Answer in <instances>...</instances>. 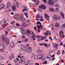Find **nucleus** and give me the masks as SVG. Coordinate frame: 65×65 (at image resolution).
Here are the masks:
<instances>
[{
    "instance_id": "58836bf2",
    "label": "nucleus",
    "mask_w": 65,
    "mask_h": 65,
    "mask_svg": "<svg viewBox=\"0 0 65 65\" xmlns=\"http://www.w3.org/2000/svg\"><path fill=\"white\" fill-rule=\"evenodd\" d=\"M44 17H48V15L46 13H45L44 14Z\"/></svg>"
},
{
    "instance_id": "0eeeda50",
    "label": "nucleus",
    "mask_w": 65,
    "mask_h": 65,
    "mask_svg": "<svg viewBox=\"0 0 65 65\" xmlns=\"http://www.w3.org/2000/svg\"><path fill=\"white\" fill-rule=\"evenodd\" d=\"M37 39L39 40H41V36L39 35H37Z\"/></svg>"
},
{
    "instance_id": "6e6d98bb",
    "label": "nucleus",
    "mask_w": 65,
    "mask_h": 65,
    "mask_svg": "<svg viewBox=\"0 0 65 65\" xmlns=\"http://www.w3.org/2000/svg\"><path fill=\"white\" fill-rule=\"evenodd\" d=\"M32 34V36H33L34 37V38H36V36H35V35H34V34Z\"/></svg>"
},
{
    "instance_id": "ea45409f",
    "label": "nucleus",
    "mask_w": 65,
    "mask_h": 65,
    "mask_svg": "<svg viewBox=\"0 0 65 65\" xmlns=\"http://www.w3.org/2000/svg\"><path fill=\"white\" fill-rule=\"evenodd\" d=\"M16 5L17 7H19V4L18 2L16 3Z\"/></svg>"
},
{
    "instance_id": "a18cd8bd",
    "label": "nucleus",
    "mask_w": 65,
    "mask_h": 65,
    "mask_svg": "<svg viewBox=\"0 0 65 65\" xmlns=\"http://www.w3.org/2000/svg\"><path fill=\"white\" fill-rule=\"evenodd\" d=\"M45 57H43L42 59V60H45Z\"/></svg>"
},
{
    "instance_id": "c85d7f7f",
    "label": "nucleus",
    "mask_w": 65,
    "mask_h": 65,
    "mask_svg": "<svg viewBox=\"0 0 65 65\" xmlns=\"http://www.w3.org/2000/svg\"><path fill=\"white\" fill-rule=\"evenodd\" d=\"M45 18L47 20H49L50 17H45Z\"/></svg>"
},
{
    "instance_id": "7c9ffc66",
    "label": "nucleus",
    "mask_w": 65,
    "mask_h": 65,
    "mask_svg": "<svg viewBox=\"0 0 65 65\" xmlns=\"http://www.w3.org/2000/svg\"><path fill=\"white\" fill-rule=\"evenodd\" d=\"M40 21H41L42 22H43V21H44V20H43V19L42 18V17H41Z\"/></svg>"
},
{
    "instance_id": "4c0bfd02",
    "label": "nucleus",
    "mask_w": 65,
    "mask_h": 65,
    "mask_svg": "<svg viewBox=\"0 0 65 65\" xmlns=\"http://www.w3.org/2000/svg\"><path fill=\"white\" fill-rule=\"evenodd\" d=\"M14 44H10V46L11 47H14V45H13Z\"/></svg>"
},
{
    "instance_id": "5fc2aeb1",
    "label": "nucleus",
    "mask_w": 65,
    "mask_h": 65,
    "mask_svg": "<svg viewBox=\"0 0 65 65\" xmlns=\"http://www.w3.org/2000/svg\"><path fill=\"white\" fill-rule=\"evenodd\" d=\"M56 7H59V4H57L56 5Z\"/></svg>"
},
{
    "instance_id": "72a5a7b5",
    "label": "nucleus",
    "mask_w": 65,
    "mask_h": 65,
    "mask_svg": "<svg viewBox=\"0 0 65 65\" xmlns=\"http://www.w3.org/2000/svg\"><path fill=\"white\" fill-rule=\"evenodd\" d=\"M60 14L61 17H64V14L62 13H60Z\"/></svg>"
},
{
    "instance_id": "774afa93",
    "label": "nucleus",
    "mask_w": 65,
    "mask_h": 65,
    "mask_svg": "<svg viewBox=\"0 0 65 65\" xmlns=\"http://www.w3.org/2000/svg\"><path fill=\"white\" fill-rule=\"evenodd\" d=\"M35 64L36 65H39V64L38 63H36Z\"/></svg>"
},
{
    "instance_id": "4468645a",
    "label": "nucleus",
    "mask_w": 65,
    "mask_h": 65,
    "mask_svg": "<svg viewBox=\"0 0 65 65\" xmlns=\"http://www.w3.org/2000/svg\"><path fill=\"white\" fill-rule=\"evenodd\" d=\"M60 25H59V23L58 22H56L55 24V27H58V28L59 27Z\"/></svg>"
},
{
    "instance_id": "5701e85b",
    "label": "nucleus",
    "mask_w": 65,
    "mask_h": 65,
    "mask_svg": "<svg viewBox=\"0 0 65 65\" xmlns=\"http://www.w3.org/2000/svg\"><path fill=\"white\" fill-rule=\"evenodd\" d=\"M21 16L20 14H16L14 15V17H20Z\"/></svg>"
},
{
    "instance_id": "f03ea898",
    "label": "nucleus",
    "mask_w": 65,
    "mask_h": 65,
    "mask_svg": "<svg viewBox=\"0 0 65 65\" xmlns=\"http://www.w3.org/2000/svg\"><path fill=\"white\" fill-rule=\"evenodd\" d=\"M48 3L49 5H53L54 4V2H53V0H48Z\"/></svg>"
},
{
    "instance_id": "f257e3e1",
    "label": "nucleus",
    "mask_w": 65,
    "mask_h": 65,
    "mask_svg": "<svg viewBox=\"0 0 65 65\" xmlns=\"http://www.w3.org/2000/svg\"><path fill=\"white\" fill-rule=\"evenodd\" d=\"M59 35L61 38H64L65 36L64 35V32H63V31H60V32Z\"/></svg>"
},
{
    "instance_id": "680f3d73",
    "label": "nucleus",
    "mask_w": 65,
    "mask_h": 65,
    "mask_svg": "<svg viewBox=\"0 0 65 65\" xmlns=\"http://www.w3.org/2000/svg\"><path fill=\"white\" fill-rule=\"evenodd\" d=\"M17 43H21V41H18Z\"/></svg>"
},
{
    "instance_id": "2eb2a0df",
    "label": "nucleus",
    "mask_w": 65,
    "mask_h": 65,
    "mask_svg": "<svg viewBox=\"0 0 65 65\" xmlns=\"http://www.w3.org/2000/svg\"><path fill=\"white\" fill-rule=\"evenodd\" d=\"M59 45V44H56L54 45H53V47L55 48H57Z\"/></svg>"
},
{
    "instance_id": "473e14b6",
    "label": "nucleus",
    "mask_w": 65,
    "mask_h": 65,
    "mask_svg": "<svg viewBox=\"0 0 65 65\" xmlns=\"http://www.w3.org/2000/svg\"><path fill=\"white\" fill-rule=\"evenodd\" d=\"M37 27L38 28V30L39 31V32H40V30H39V29H40V26H39L38 25H37Z\"/></svg>"
},
{
    "instance_id": "79ce46f5",
    "label": "nucleus",
    "mask_w": 65,
    "mask_h": 65,
    "mask_svg": "<svg viewBox=\"0 0 65 65\" xmlns=\"http://www.w3.org/2000/svg\"><path fill=\"white\" fill-rule=\"evenodd\" d=\"M37 25H38V24H40V25H41V23L39 21L37 23Z\"/></svg>"
},
{
    "instance_id": "dca6fc26",
    "label": "nucleus",
    "mask_w": 65,
    "mask_h": 65,
    "mask_svg": "<svg viewBox=\"0 0 65 65\" xmlns=\"http://www.w3.org/2000/svg\"><path fill=\"white\" fill-rule=\"evenodd\" d=\"M49 10L51 11H55V9L53 8H51L49 9Z\"/></svg>"
},
{
    "instance_id": "bb28decb",
    "label": "nucleus",
    "mask_w": 65,
    "mask_h": 65,
    "mask_svg": "<svg viewBox=\"0 0 65 65\" xmlns=\"http://www.w3.org/2000/svg\"><path fill=\"white\" fill-rule=\"evenodd\" d=\"M44 34L45 35V36H48V33H47V31H46V32L44 33Z\"/></svg>"
},
{
    "instance_id": "e433bc0d",
    "label": "nucleus",
    "mask_w": 65,
    "mask_h": 65,
    "mask_svg": "<svg viewBox=\"0 0 65 65\" xmlns=\"http://www.w3.org/2000/svg\"><path fill=\"white\" fill-rule=\"evenodd\" d=\"M16 25L17 27H20V26H21V25L20 24H19L18 23H16Z\"/></svg>"
},
{
    "instance_id": "603ef678",
    "label": "nucleus",
    "mask_w": 65,
    "mask_h": 65,
    "mask_svg": "<svg viewBox=\"0 0 65 65\" xmlns=\"http://www.w3.org/2000/svg\"><path fill=\"white\" fill-rule=\"evenodd\" d=\"M43 63H44V64H47V61H45Z\"/></svg>"
},
{
    "instance_id": "412c9836",
    "label": "nucleus",
    "mask_w": 65,
    "mask_h": 65,
    "mask_svg": "<svg viewBox=\"0 0 65 65\" xmlns=\"http://www.w3.org/2000/svg\"><path fill=\"white\" fill-rule=\"evenodd\" d=\"M22 26L23 27H26V23H23L22 24Z\"/></svg>"
},
{
    "instance_id": "c03bdc74",
    "label": "nucleus",
    "mask_w": 65,
    "mask_h": 65,
    "mask_svg": "<svg viewBox=\"0 0 65 65\" xmlns=\"http://www.w3.org/2000/svg\"><path fill=\"white\" fill-rule=\"evenodd\" d=\"M18 58H20V59H21V58H22V56L19 55L18 56Z\"/></svg>"
},
{
    "instance_id": "8fccbe9b",
    "label": "nucleus",
    "mask_w": 65,
    "mask_h": 65,
    "mask_svg": "<svg viewBox=\"0 0 65 65\" xmlns=\"http://www.w3.org/2000/svg\"><path fill=\"white\" fill-rule=\"evenodd\" d=\"M25 9L26 10V11H28V8H27V7H25Z\"/></svg>"
},
{
    "instance_id": "69168bd1",
    "label": "nucleus",
    "mask_w": 65,
    "mask_h": 65,
    "mask_svg": "<svg viewBox=\"0 0 65 65\" xmlns=\"http://www.w3.org/2000/svg\"><path fill=\"white\" fill-rule=\"evenodd\" d=\"M55 60V57H53V58L52 59V60Z\"/></svg>"
},
{
    "instance_id": "f704fd0d",
    "label": "nucleus",
    "mask_w": 65,
    "mask_h": 65,
    "mask_svg": "<svg viewBox=\"0 0 65 65\" xmlns=\"http://www.w3.org/2000/svg\"><path fill=\"white\" fill-rule=\"evenodd\" d=\"M46 39H45V37H44L42 38L41 37V39H42L43 40H44Z\"/></svg>"
},
{
    "instance_id": "cd10ccee",
    "label": "nucleus",
    "mask_w": 65,
    "mask_h": 65,
    "mask_svg": "<svg viewBox=\"0 0 65 65\" xmlns=\"http://www.w3.org/2000/svg\"><path fill=\"white\" fill-rule=\"evenodd\" d=\"M21 20L22 21H23L25 20V18L23 17H21Z\"/></svg>"
},
{
    "instance_id": "6ab92c4d",
    "label": "nucleus",
    "mask_w": 65,
    "mask_h": 65,
    "mask_svg": "<svg viewBox=\"0 0 65 65\" xmlns=\"http://www.w3.org/2000/svg\"><path fill=\"white\" fill-rule=\"evenodd\" d=\"M46 57L47 59H50V58L51 57V55H47Z\"/></svg>"
},
{
    "instance_id": "49530a36",
    "label": "nucleus",
    "mask_w": 65,
    "mask_h": 65,
    "mask_svg": "<svg viewBox=\"0 0 65 65\" xmlns=\"http://www.w3.org/2000/svg\"><path fill=\"white\" fill-rule=\"evenodd\" d=\"M24 40H25V42H27L28 41V39H26Z\"/></svg>"
},
{
    "instance_id": "bf43d9fd",
    "label": "nucleus",
    "mask_w": 65,
    "mask_h": 65,
    "mask_svg": "<svg viewBox=\"0 0 65 65\" xmlns=\"http://www.w3.org/2000/svg\"><path fill=\"white\" fill-rule=\"evenodd\" d=\"M60 44L59 45H63V43H62V42H60Z\"/></svg>"
},
{
    "instance_id": "37998d69",
    "label": "nucleus",
    "mask_w": 65,
    "mask_h": 65,
    "mask_svg": "<svg viewBox=\"0 0 65 65\" xmlns=\"http://www.w3.org/2000/svg\"><path fill=\"white\" fill-rule=\"evenodd\" d=\"M13 18H14V19H18V18H19V17H13Z\"/></svg>"
},
{
    "instance_id": "ddd939ff",
    "label": "nucleus",
    "mask_w": 65,
    "mask_h": 65,
    "mask_svg": "<svg viewBox=\"0 0 65 65\" xmlns=\"http://www.w3.org/2000/svg\"><path fill=\"white\" fill-rule=\"evenodd\" d=\"M11 5L10 3H7V8H8L9 7H10Z\"/></svg>"
},
{
    "instance_id": "b1692460",
    "label": "nucleus",
    "mask_w": 65,
    "mask_h": 65,
    "mask_svg": "<svg viewBox=\"0 0 65 65\" xmlns=\"http://www.w3.org/2000/svg\"><path fill=\"white\" fill-rule=\"evenodd\" d=\"M57 18H58L57 17H54V19L55 21H56L57 20Z\"/></svg>"
},
{
    "instance_id": "a878e982",
    "label": "nucleus",
    "mask_w": 65,
    "mask_h": 65,
    "mask_svg": "<svg viewBox=\"0 0 65 65\" xmlns=\"http://www.w3.org/2000/svg\"><path fill=\"white\" fill-rule=\"evenodd\" d=\"M25 46H24V45H22L21 46V48L22 50V48H24V47H25Z\"/></svg>"
},
{
    "instance_id": "393cba45",
    "label": "nucleus",
    "mask_w": 65,
    "mask_h": 65,
    "mask_svg": "<svg viewBox=\"0 0 65 65\" xmlns=\"http://www.w3.org/2000/svg\"><path fill=\"white\" fill-rule=\"evenodd\" d=\"M2 47H3L2 48L4 49V50L5 49V45L4 44H3V45Z\"/></svg>"
},
{
    "instance_id": "9d476101",
    "label": "nucleus",
    "mask_w": 65,
    "mask_h": 65,
    "mask_svg": "<svg viewBox=\"0 0 65 65\" xmlns=\"http://www.w3.org/2000/svg\"><path fill=\"white\" fill-rule=\"evenodd\" d=\"M12 9L13 10H15L16 9V7L14 5H13L12 7Z\"/></svg>"
},
{
    "instance_id": "e2e57ef3",
    "label": "nucleus",
    "mask_w": 65,
    "mask_h": 65,
    "mask_svg": "<svg viewBox=\"0 0 65 65\" xmlns=\"http://www.w3.org/2000/svg\"><path fill=\"white\" fill-rule=\"evenodd\" d=\"M62 26H63V27H64V28H65V23L63 24L62 25Z\"/></svg>"
},
{
    "instance_id": "c756f323",
    "label": "nucleus",
    "mask_w": 65,
    "mask_h": 65,
    "mask_svg": "<svg viewBox=\"0 0 65 65\" xmlns=\"http://www.w3.org/2000/svg\"><path fill=\"white\" fill-rule=\"evenodd\" d=\"M4 49H3V48L0 49V52H4Z\"/></svg>"
},
{
    "instance_id": "3c124183",
    "label": "nucleus",
    "mask_w": 65,
    "mask_h": 65,
    "mask_svg": "<svg viewBox=\"0 0 65 65\" xmlns=\"http://www.w3.org/2000/svg\"><path fill=\"white\" fill-rule=\"evenodd\" d=\"M38 52H41L42 51H41V50H40V49H38Z\"/></svg>"
},
{
    "instance_id": "4d7b16f0",
    "label": "nucleus",
    "mask_w": 65,
    "mask_h": 65,
    "mask_svg": "<svg viewBox=\"0 0 65 65\" xmlns=\"http://www.w3.org/2000/svg\"><path fill=\"white\" fill-rule=\"evenodd\" d=\"M22 38H26V36H24V35H23L22 36Z\"/></svg>"
},
{
    "instance_id": "39448f33",
    "label": "nucleus",
    "mask_w": 65,
    "mask_h": 65,
    "mask_svg": "<svg viewBox=\"0 0 65 65\" xmlns=\"http://www.w3.org/2000/svg\"><path fill=\"white\" fill-rule=\"evenodd\" d=\"M5 7V6L2 4L0 6V10H1L3 8H4Z\"/></svg>"
},
{
    "instance_id": "423d86ee",
    "label": "nucleus",
    "mask_w": 65,
    "mask_h": 65,
    "mask_svg": "<svg viewBox=\"0 0 65 65\" xmlns=\"http://www.w3.org/2000/svg\"><path fill=\"white\" fill-rule=\"evenodd\" d=\"M5 41L6 43V44H7V45L8 44H9V43H10L9 40H8V39H7L5 40Z\"/></svg>"
},
{
    "instance_id": "a19ab883",
    "label": "nucleus",
    "mask_w": 65,
    "mask_h": 65,
    "mask_svg": "<svg viewBox=\"0 0 65 65\" xmlns=\"http://www.w3.org/2000/svg\"><path fill=\"white\" fill-rule=\"evenodd\" d=\"M14 23H15V21H13L11 22L10 23V24H14Z\"/></svg>"
},
{
    "instance_id": "c9c22d12",
    "label": "nucleus",
    "mask_w": 65,
    "mask_h": 65,
    "mask_svg": "<svg viewBox=\"0 0 65 65\" xmlns=\"http://www.w3.org/2000/svg\"><path fill=\"white\" fill-rule=\"evenodd\" d=\"M47 33H48V35H51V33L50 31H47Z\"/></svg>"
},
{
    "instance_id": "0e129e2a",
    "label": "nucleus",
    "mask_w": 65,
    "mask_h": 65,
    "mask_svg": "<svg viewBox=\"0 0 65 65\" xmlns=\"http://www.w3.org/2000/svg\"><path fill=\"white\" fill-rule=\"evenodd\" d=\"M36 17H40V15H39V14H37L36 15Z\"/></svg>"
},
{
    "instance_id": "9b49d317",
    "label": "nucleus",
    "mask_w": 65,
    "mask_h": 65,
    "mask_svg": "<svg viewBox=\"0 0 65 65\" xmlns=\"http://www.w3.org/2000/svg\"><path fill=\"white\" fill-rule=\"evenodd\" d=\"M39 45L42 46H45L46 47H47V45L46 43H41L39 44Z\"/></svg>"
},
{
    "instance_id": "20e7f679",
    "label": "nucleus",
    "mask_w": 65,
    "mask_h": 65,
    "mask_svg": "<svg viewBox=\"0 0 65 65\" xmlns=\"http://www.w3.org/2000/svg\"><path fill=\"white\" fill-rule=\"evenodd\" d=\"M32 51V48L30 47H29L27 49V52L29 53H31Z\"/></svg>"
},
{
    "instance_id": "4be33fe9",
    "label": "nucleus",
    "mask_w": 65,
    "mask_h": 65,
    "mask_svg": "<svg viewBox=\"0 0 65 65\" xmlns=\"http://www.w3.org/2000/svg\"><path fill=\"white\" fill-rule=\"evenodd\" d=\"M5 36H2V40L4 41V40L5 39Z\"/></svg>"
},
{
    "instance_id": "338daca9",
    "label": "nucleus",
    "mask_w": 65,
    "mask_h": 65,
    "mask_svg": "<svg viewBox=\"0 0 65 65\" xmlns=\"http://www.w3.org/2000/svg\"><path fill=\"white\" fill-rule=\"evenodd\" d=\"M22 42H25V40H22Z\"/></svg>"
},
{
    "instance_id": "f3484780",
    "label": "nucleus",
    "mask_w": 65,
    "mask_h": 65,
    "mask_svg": "<svg viewBox=\"0 0 65 65\" xmlns=\"http://www.w3.org/2000/svg\"><path fill=\"white\" fill-rule=\"evenodd\" d=\"M24 56H22V57L20 58V60H21L23 62L24 61H25V58H23Z\"/></svg>"
},
{
    "instance_id": "aec40b11",
    "label": "nucleus",
    "mask_w": 65,
    "mask_h": 65,
    "mask_svg": "<svg viewBox=\"0 0 65 65\" xmlns=\"http://www.w3.org/2000/svg\"><path fill=\"white\" fill-rule=\"evenodd\" d=\"M22 33L23 34L25 35L26 34V31L24 29H22Z\"/></svg>"
},
{
    "instance_id": "a211bd4d",
    "label": "nucleus",
    "mask_w": 65,
    "mask_h": 65,
    "mask_svg": "<svg viewBox=\"0 0 65 65\" xmlns=\"http://www.w3.org/2000/svg\"><path fill=\"white\" fill-rule=\"evenodd\" d=\"M22 50H23L24 51H26L27 52V48L26 47H24V48H22Z\"/></svg>"
},
{
    "instance_id": "864d4df0",
    "label": "nucleus",
    "mask_w": 65,
    "mask_h": 65,
    "mask_svg": "<svg viewBox=\"0 0 65 65\" xmlns=\"http://www.w3.org/2000/svg\"><path fill=\"white\" fill-rule=\"evenodd\" d=\"M23 62V61H22L21 59H20V60L19 61V62L20 63H22Z\"/></svg>"
},
{
    "instance_id": "2f4dec72",
    "label": "nucleus",
    "mask_w": 65,
    "mask_h": 65,
    "mask_svg": "<svg viewBox=\"0 0 65 65\" xmlns=\"http://www.w3.org/2000/svg\"><path fill=\"white\" fill-rule=\"evenodd\" d=\"M39 1H38L36 2V3H35V4L36 5H38V4H39Z\"/></svg>"
},
{
    "instance_id": "09e8293b",
    "label": "nucleus",
    "mask_w": 65,
    "mask_h": 65,
    "mask_svg": "<svg viewBox=\"0 0 65 65\" xmlns=\"http://www.w3.org/2000/svg\"><path fill=\"white\" fill-rule=\"evenodd\" d=\"M44 2L46 3L47 2V1H46V0H43Z\"/></svg>"
},
{
    "instance_id": "f8f14e48",
    "label": "nucleus",
    "mask_w": 65,
    "mask_h": 65,
    "mask_svg": "<svg viewBox=\"0 0 65 65\" xmlns=\"http://www.w3.org/2000/svg\"><path fill=\"white\" fill-rule=\"evenodd\" d=\"M37 58L38 59L41 60L42 58V56L41 55H38L37 56Z\"/></svg>"
},
{
    "instance_id": "13d9d810",
    "label": "nucleus",
    "mask_w": 65,
    "mask_h": 65,
    "mask_svg": "<svg viewBox=\"0 0 65 65\" xmlns=\"http://www.w3.org/2000/svg\"><path fill=\"white\" fill-rule=\"evenodd\" d=\"M55 9L56 10L57 12H59V10H58V8H55Z\"/></svg>"
},
{
    "instance_id": "de8ad7c7",
    "label": "nucleus",
    "mask_w": 65,
    "mask_h": 65,
    "mask_svg": "<svg viewBox=\"0 0 65 65\" xmlns=\"http://www.w3.org/2000/svg\"><path fill=\"white\" fill-rule=\"evenodd\" d=\"M35 56V54H32V57H34Z\"/></svg>"
},
{
    "instance_id": "7ed1b4c3",
    "label": "nucleus",
    "mask_w": 65,
    "mask_h": 65,
    "mask_svg": "<svg viewBox=\"0 0 65 65\" xmlns=\"http://www.w3.org/2000/svg\"><path fill=\"white\" fill-rule=\"evenodd\" d=\"M39 8H42L43 9H46V7L42 5L39 6Z\"/></svg>"
},
{
    "instance_id": "052dcab7",
    "label": "nucleus",
    "mask_w": 65,
    "mask_h": 65,
    "mask_svg": "<svg viewBox=\"0 0 65 65\" xmlns=\"http://www.w3.org/2000/svg\"><path fill=\"white\" fill-rule=\"evenodd\" d=\"M25 15H26V17H28V16L27 15V13H26L24 14Z\"/></svg>"
},
{
    "instance_id": "1a4fd4ad",
    "label": "nucleus",
    "mask_w": 65,
    "mask_h": 65,
    "mask_svg": "<svg viewBox=\"0 0 65 65\" xmlns=\"http://www.w3.org/2000/svg\"><path fill=\"white\" fill-rule=\"evenodd\" d=\"M27 33L29 34H33V31L27 30Z\"/></svg>"
},
{
    "instance_id": "6e6552de",
    "label": "nucleus",
    "mask_w": 65,
    "mask_h": 65,
    "mask_svg": "<svg viewBox=\"0 0 65 65\" xmlns=\"http://www.w3.org/2000/svg\"><path fill=\"white\" fill-rule=\"evenodd\" d=\"M14 57V55L13 54H12L11 55V56L9 57V59L10 60H12L13 59V58Z\"/></svg>"
}]
</instances>
